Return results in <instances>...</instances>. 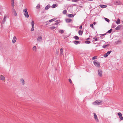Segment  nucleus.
Returning a JSON list of instances; mask_svg holds the SVG:
<instances>
[{
	"mask_svg": "<svg viewBox=\"0 0 123 123\" xmlns=\"http://www.w3.org/2000/svg\"><path fill=\"white\" fill-rule=\"evenodd\" d=\"M58 23H58V22H56V23H55V25H58Z\"/></svg>",
	"mask_w": 123,
	"mask_h": 123,
	"instance_id": "obj_45",
	"label": "nucleus"
},
{
	"mask_svg": "<svg viewBox=\"0 0 123 123\" xmlns=\"http://www.w3.org/2000/svg\"><path fill=\"white\" fill-rule=\"evenodd\" d=\"M102 102V101L98 100L95 101V103L98 105H99Z\"/></svg>",
	"mask_w": 123,
	"mask_h": 123,
	"instance_id": "obj_12",
	"label": "nucleus"
},
{
	"mask_svg": "<svg viewBox=\"0 0 123 123\" xmlns=\"http://www.w3.org/2000/svg\"><path fill=\"white\" fill-rule=\"evenodd\" d=\"M94 118L96 122H98L99 121L98 120V117L97 116L96 114L95 113H94Z\"/></svg>",
	"mask_w": 123,
	"mask_h": 123,
	"instance_id": "obj_6",
	"label": "nucleus"
},
{
	"mask_svg": "<svg viewBox=\"0 0 123 123\" xmlns=\"http://www.w3.org/2000/svg\"><path fill=\"white\" fill-rule=\"evenodd\" d=\"M23 12H24V15L26 17L28 18L29 17L27 9H24L23 10Z\"/></svg>",
	"mask_w": 123,
	"mask_h": 123,
	"instance_id": "obj_1",
	"label": "nucleus"
},
{
	"mask_svg": "<svg viewBox=\"0 0 123 123\" xmlns=\"http://www.w3.org/2000/svg\"><path fill=\"white\" fill-rule=\"evenodd\" d=\"M112 29H111L110 30H109L107 32V33H110L111 32V31H112Z\"/></svg>",
	"mask_w": 123,
	"mask_h": 123,
	"instance_id": "obj_38",
	"label": "nucleus"
},
{
	"mask_svg": "<svg viewBox=\"0 0 123 123\" xmlns=\"http://www.w3.org/2000/svg\"><path fill=\"white\" fill-rule=\"evenodd\" d=\"M6 16H4V18L2 20V21L3 22V23H4L6 20Z\"/></svg>",
	"mask_w": 123,
	"mask_h": 123,
	"instance_id": "obj_23",
	"label": "nucleus"
},
{
	"mask_svg": "<svg viewBox=\"0 0 123 123\" xmlns=\"http://www.w3.org/2000/svg\"><path fill=\"white\" fill-rule=\"evenodd\" d=\"M105 20L106 21H107V22H110V20L109 19L106 18H105Z\"/></svg>",
	"mask_w": 123,
	"mask_h": 123,
	"instance_id": "obj_34",
	"label": "nucleus"
},
{
	"mask_svg": "<svg viewBox=\"0 0 123 123\" xmlns=\"http://www.w3.org/2000/svg\"><path fill=\"white\" fill-rule=\"evenodd\" d=\"M72 20L70 19H67L66 20V21L67 23H69L71 22Z\"/></svg>",
	"mask_w": 123,
	"mask_h": 123,
	"instance_id": "obj_19",
	"label": "nucleus"
},
{
	"mask_svg": "<svg viewBox=\"0 0 123 123\" xmlns=\"http://www.w3.org/2000/svg\"><path fill=\"white\" fill-rule=\"evenodd\" d=\"M34 22L33 20H32V22H31V24L32 25V28L31 30V31H34Z\"/></svg>",
	"mask_w": 123,
	"mask_h": 123,
	"instance_id": "obj_3",
	"label": "nucleus"
},
{
	"mask_svg": "<svg viewBox=\"0 0 123 123\" xmlns=\"http://www.w3.org/2000/svg\"><path fill=\"white\" fill-rule=\"evenodd\" d=\"M122 22L123 23V21H122Z\"/></svg>",
	"mask_w": 123,
	"mask_h": 123,
	"instance_id": "obj_52",
	"label": "nucleus"
},
{
	"mask_svg": "<svg viewBox=\"0 0 123 123\" xmlns=\"http://www.w3.org/2000/svg\"><path fill=\"white\" fill-rule=\"evenodd\" d=\"M121 26H122L120 25L118 26H117L116 28V30H117L120 29Z\"/></svg>",
	"mask_w": 123,
	"mask_h": 123,
	"instance_id": "obj_16",
	"label": "nucleus"
},
{
	"mask_svg": "<svg viewBox=\"0 0 123 123\" xmlns=\"http://www.w3.org/2000/svg\"><path fill=\"white\" fill-rule=\"evenodd\" d=\"M17 40L16 37L15 36H14L12 39V42L13 43H14L16 42Z\"/></svg>",
	"mask_w": 123,
	"mask_h": 123,
	"instance_id": "obj_11",
	"label": "nucleus"
},
{
	"mask_svg": "<svg viewBox=\"0 0 123 123\" xmlns=\"http://www.w3.org/2000/svg\"><path fill=\"white\" fill-rule=\"evenodd\" d=\"M82 25H81L79 29H81L82 28Z\"/></svg>",
	"mask_w": 123,
	"mask_h": 123,
	"instance_id": "obj_43",
	"label": "nucleus"
},
{
	"mask_svg": "<svg viewBox=\"0 0 123 123\" xmlns=\"http://www.w3.org/2000/svg\"><path fill=\"white\" fill-rule=\"evenodd\" d=\"M91 43L89 41L86 40L85 41V43L87 44H89Z\"/></svg>",
	"mask_w": 123,
	"mask_h": 123,
	"instance_id": "obj_30",
	"label": "nucleus"
},
{
	"mask_svg": "<svg viewBox=\"0 0 123 123\" xmlns=\"http://www.w3.org/2000/svg\"><path fill=\"white\" fill-rule=\"evenodd\" d=\"M73 38L76 40H78L79 39V37L77 36L74 37Z\"/></svg>",
	"mask_w": 123,
	"mask_h": 123,
	"instance_id": "obj_26",
	"label": "nucleus"
},
{
	"mask_svg": "<svg viewBox=\"0 0 123 123\" xmlns=\"http://www.w3.org/2000/svg\"><path fill=\"white\" fill-rule=\"evenodd\" d=\"M89 38H87L86 39V40H89Z\"/></svg>",
	"mask_w": 123,
	"mask_h": 123,
	"instance_id": "obj_49",
	"label": "nucleus"
},
{
	"mask_svg": "<svg viewBox=\"0 0 123 123\" xmlns=\"http://www.w3.org/2000/svg\"><path fill=\"white\" fill-rule=\"evenodd\" d=\"M55 20V18H53L52 19L50 20H49V22H51L52 21H54Z\"/></svg>",
	"mask_w": 123,
	"mask_h": 123,
	"instance_id": "obj_32",
	"label": "nucleus"
},
{
	"mask_svg": "<svg viewBox=\"0 0 123 123\" xmlns=\"http://www.w3.org/2000/svg\"><path fill=\"white\" fill-rule=\"evenodd\" d=\"M114 4L115 5H121V2L118 0L115 1L114 2Z\"/></svg>",
	"mask_w": 123,
	"mask_h": 123,
	"instance_id": "obj_5",
	"label": "nucleus"
},
{
	"mask_svg": "<svg viewBox=\"0 0 123 123\" xmlns=\"http://www.w3.org/2000/svg\"><path fill=\"white\" fill-rule=\"evenodd\" d=\"M49 28L50 29L53 30L55 28V27L54 26H52L50 27Z\"/></svg>",
	"mask_w": 123,
	"mask_h": 123,
	"instance_id": "obj_36",
	"label": "nucleus"
},
{
	"mask_svg": "<svg viewBox=\"0 0 123 123\" xmlns=\"http://www.w3.org/2000/svg\"><path fill=\"white\" fill-rule=\"evenodd\" d=\"M40 7V5L39 4H38L37 6H36V8L37 9L39 8Z\"/></svg>",
	"mask_w": 123,
	"mask_h": 123,
	"instance_id": "obj_41",
	"label": "nucleus"
},
{
	"mask_svg": "<svg viewBox=\"0 0 123 123\" xmlns=\"http://www.w3.org/2000/svg\"><path fill=\"white\" fill-rule=\"evenodd\" d=\"M50 7V5H48L45 7V9L46 10H47L48 9H49Z\"/></svg>",
	"mask_w": 123,
	"mask_h": 123,
	"instance_id": "obj_20",
	"label": "nucleus"
},
{
	"mask_svg": "<svg viewBox=\"0 0 123 123\" xmlns=\"http://www.w3.org/2000/svg\"><path fill=\"white\" fill-rule=\"evenodd\" d=\"M94 65L96 67L98 68L100 67V65L99 63L98 62H97L96 60H95L93 62Z\"/></svg>",
	"mask_w": 123,
	"mask_h": 123,
	"instance_id": "obj_2",
	"label": "nucleus"
},
{
	"mask_svg": "<svg viewBox=\"0 0 123 123\" xmlns=\"http://www.w3.org/2000/svg\"><path fill=\"white\" fill-rule=\"evenodd\" d=\"M93 39L95 41H96L98 40V39L96 37H94L93 38Z\"/></svg>",
	"mask_w": 123,
	"mask_h": 123,
	"instance_id": "obj_40",
	"label": "nucleus"
},
{
	"mask_svg": "<svg viewBox=\"0 0 123 123\" xmlns=\"http://www.w3.org/2000/svg\"><path fill=\"white\" fill-rule=\"evenodd\" d=\"M43 40L42 37L41 36H39L37 37V41L38 42H40L42 41Z\"/></svg>",
	"mask_w": 123,
	"mask_h": 123,
	"instance_id": "obj_4",
	"label": "nucleus"
},
{
	"mask_svg": "<svg viewBox=\"0 0 123 123\" xmlns=\"http://www.w3.org/2000/svg\"><path fill=\"white\" fill-rule=\"evenodd\" d=\"M118 42H121V41H117V42L118 43Z\"/></svg>",
	"mask_w": 123,
	"mask_h": 123,
	"instance_id": "obj_50",
	"label": "nucleus"
},
{
	"mask_svg": "<svg viewBox=\"0 0 123 123\" xmlns=\"http://www.w3.org/2000/svg\"><path fill=\"white\" fill-rule=\"evenodd\" d=\"M97 59V56H95L93 57H92V60H94V59Z\"/></svg>",
	"mask_w": 123,
	"mask_h": 123,
	"instance_id": "obj_37",
	"label": "nucleus"
},
{
	"mask_svg": "<svg viewBox=\"0 0 123 123\" xmlns=\"http://www.w3.org/2000/svg\"><path fill=\"white\" fill-rule=\"evenodd\" d=\"M96 24V23L95 22H94L93 23V24H94V25H95Z\"/></svg>",
	"mask_w": 123,
	"mask_h": 123,
	"instance_id": "obj_47",
	"label": "nucleus"
},
{
	"mask_svg": "<svg viewBox=\"0 0 123 123\" xmlns=\"http://www.w3.org/2000/svg\"><path fill=\"white\" fill-rule=\"evenodd\" d=\"M63 52V50L61 48L60 49V53L61 54H62Z\"/></svg>",
	"mask_w": 123,
	"mask_h": 123,
	"instance_id": "obj_29",
	"label": "nucleus"
},
{
	"mask_svg": "<svg viewBox=\"0 0 123 123\" xmlns=\"http://www.w3.org/2000/svg\"><path fill=\"white\" fill-rule=\"evenodd\" d=\"M80 43L79 41H74V43L76 44H78Z\"/></svg>",
	"mask_w": 123,
	"mask_h": 123,
	"instance_id": "obj_21",
	"label": "nucleus"
},
{
	"mask_svg": "<svg viewBox=\"0 0 123 123\" xmlns=\"http://www.w3.org/2000/svg\"><path fill=\"white\" fill-rule=\"evenodd\" d=\"M68 80H69V82H70L71 83H72V80H71L70 79H69Z\"/></svg>",
	"mask_w": 123,
	"mask_h": 123,
	"instance_id": "obj_42",
	"label": "nucleus"
},
{
	"mask_svg": "<svg viewBox=\"0 0 123 123\" xmlns=\"http://www.w3.org/2000/svg\"><path fill=\"white\" fill-rule=\"evenodd\" d=\"M109 46V44H107V45H104L102 46L103 48H105L107 46Z\"/></svg>",
	"mask_w": 123,
	"mask_h": 123,
	"instance_id": "obj_31",
	"label": "nucleus"
},
{
	"mask_svg": "<svg viewBox=\"0 0 123 123\" xmlns=\"http://www.w3.org/2000/svg\"><path fill=\"white\" fill-rule=\"evenodd\" d=\"M20 81L22 85H25V81L23 78H21L20 79Z\"/></svg>",
	"mask_w": 123,
	"mask_h": 123,
	"instance_id": "obj_10",
	"label": "nucleus"
},
{
	"mask_svg": "<svg viewBox=\"0 0 123 123\" xmlns=\"http://www.w3.org/2000/svg\"><path fill=\"white\" fill-rule=\"evenodd\" d=\"M118 115L119 116V118L121 120H123V118L122 114L120 112H118L117 113Z\"/></svg>",
	"mask_w": 123,
	"mask_h": 123,
	"instance_id": "obj_9",
	"label": "nucleus"
},
{
	"mask_svg": "<svg viewBox=\"0 0 123 123\" xmlns=\"http://www.w3.org/2000/svg\"><path fill=\"white\" fill-rule=\"evenodd\" d=\"M5 79V78L4 76L2 75H0V80H3Z\"/></svg>",
	"mask_w": 123,
	"mask_h": 123,
	"instance_id": "obj_13",
	"label": "nucleus"
},
{
	"mask_svg": "<svg viewBox=\"0 0 123 123\" xmlns=\"http://www.w3.org/2000/svg\"><path fill=\"white\" fill-rule=\"evenodd\" d=\"M12 3L11 4L12 6H13L14 5V0H11Z\"/></svg>",
	"mask_w": 123,
	"mask_h": 123,
	"instance_id": "obj_33",
	"label": "nucleus"
},
{
	"mask_svg": "<svg viewBox=\"0 0 123 123\" xmlns=\"http://www.w3.org/2000/svg\"><path fill=\"white\" fill-rule=\"evenodd\" d=\"M12 9H14V5L13 6H12Z\"/></svg>",
	"mask_w": 123,
	"mask_h": 123,
	"instance_id": "obj_48",
	"label": "nucleus"
},
{
	"mask_svg": "<svg viewBox=\"0 0 123 123\" xmlns=\"http://www.w3.org/2000/svg\"><path fill=\"white\" fill-rule=\"evenodd\" d=\"M67 11L66 10H64L63 11V14H65L67 13Z\"/></svg>",
	"mask_w": 123,
	"mask_h": 123,
	"instance_id": "obj_28",
	"label": "nucleus"
},
{
	"mask_svg": "<svg viewBox=\"0 0 123 123\" xmlns=\"http://www.w3.org/2000/svg\"><path fill=\"white\" fill-rule=\"evenodd\" d=\"M59 32L60 33L62 34L64 33V31L63 30H59Z\"/></svg>",
	"mask_w": 123,
	"mask_h": 123,
	"instance_id": "obj_24",
	"label": "nucleus"
},
{
	"mask_svg": "<svg viewBox=\"0 0 123 123\" xmlns=\"http://www.w3.org/2000/svg\"><path fill=\"white\" fill-rule=\"evenodd\" d=\"M80 0H72V1L73 2H76L78 1H80Z\"/></svg>",
	"mask_w": 123,
	"mask_h": 123,
	"instance_id": "obj_39",
	"label": "nucleus"
},
{
	"mask_svg": "<svg viewBox=\"0 0 123 123\" xmlns=\"http://www.w3.org/2000/svg\"><path fill=\"white\" fill-rule=\"evenodd\" d=\"M56 6V4H54L52 5V8H54Z\"/></svg>",
	"mask_w": 123,
	"mask_h": 123,
	"instance_id": "obj_27",
	"label": "nucleus"
},
{
	"mask_svg": "<svg viewBox=\"0 0 123 123\" xmlns=\"http://www.w3.org/2000/svg\"><path fill=\"white\" fill-rule=\"evenodd\" d=\"M100 6L102 8H105L107 7V6L105 5H100Z\"/></svg>",
	"mask_w": 123,
	"mask_h": 123,
	"instance_id": "obj_17",
	"label": "nucleus"
},
{
	"mask_svg": "<svg viewBox=\"0 0 123 123\" xmlns=\"http://www.w3.org/2000/svg\"><path fill=\"white\" fill-rule=\"evenodd\" d=\"M112 51L111 50L110 51H108L106 53H105L104 55V56L105 57H106Z\"/></svg>",
	"mask_w": 123,
	"mask_h": 123,
	"instance_id": "obj_8",
	"label": "nucleus"
},
{
	"mask_svg": "<svg viewBox=\"0 0 123 123\" xmlns=\"http://www.w3.org/2000/svg\"><path fill=\"white\" fill-rule=\"evenodd\" d=\"M12 13H13L14 15L15 16H17V13L15 9H12Z\"/></svg>",
	"mask_w": 123,
	"mask_h": 123,
	"instance_id": "obj_14",
	"label": "nucleus"
},
{
	"mask_svg": "<svg viewBox=\"0 0 123 123\" xmlns=\"http://www.w3.org/2000/svg\"><path fill=\"white\" fill-rule=\"evenodd\" d=\"M98 75L100 77H101L102 76V72L100 69H99L98 70Z\"/></svg>",
	"mask_w": 123,
	"mask_h": 123,
	"instance_id": "obj_7",
	"label": "nucleus"
},
{
	"mask_svg": "<svg viewBox=\"0 0 123 123\" xmlns=\"http://www.w3.org/2000/svg\"><path fill=\"white\" fill-rule=\"evenodd\" d=\"M68 16L69 17H73L74 16V15L73 14H69L68 15Z\"/></svg>",
	"mask_w": 123,
	"mask_h": 123,
	"instance_id": "obj_25",
	"label": "nucleus"
},
{
	"mask_svg": "<svg viewBox=\"0 0 123 123\" xmlns=\"http://www.w3.org/2000/svg\"><path fill=\"white\" fill-rule=\"evenodd\" d=\"M33 50L35 51H37V48L36 46H34L32 48Z\"/></svg>",
	"mask_w": 123,
	"mask_h": 123,
	"instance_id": "obj_22",
	"label": "nucleus"
},
{
	"mask_svg": "<svg viewBox=\"0 0 123 123\" xmlns=\"http://www.w3.org/2000/svg\"><path fill=\"white\" fill-rule=\"evenodd\" d=\"M90 27L92 28L93 29H94V28L93 27V24H90Z\"/></svg>",
	"mask_w": 123,
	"mask_h": 123,
	"instance_id": "obj_35",
	"label": "nucleus"
},
{
	"mask_svg": "<svg viewBox=\"0 0 123 123\" xmlns=\"http://www.w3.org/2000/svg\"><path fill=\"white\" fill-rule=\"evenodd\" d=\"M106 33H105V34H101V35H102V36H104L106 35Z\"/></svg>",
	"mask_w": 123,
	"mask_h": 123,
	"instance_id": "obj_44",
	"label": "nucleus"
},
{
	"mask_svg": "<svg viewBox=\"0 0 123 123\" xmlns=\"http://www.w3.org/2000/svg\"><path fill=\"white\" fill-rule=\"evenodd\" d=\"M115 27V26L114 25H113L112 26V28H114V27Z\"/></svg>",
	"mask_w": 123,
	"mask_h": 123,
	"instance_id": "obj_46",
	"label": "nucleus"
},
{
	"mask_svg": "<svg viewBox=\"0 0 123 123\" xmlns=\"http://www.w3.org/2000/svg\"><path fill=\"white\" fill-rule=\"evenodd\" d=\"M93 0H88L89 1H92Z\"/></svg>",
	"mask_w": 123,
	"mask_h": 123,
	"instance_id": "obj_51",
	"label": "nucleus"
},
{
	"mask_svg": "<svg viewBox=\"0 0 123 123\" xmlns=\"http://www.w3.org/2000/svg\"><path fill=\"white\" fill-rule=\"evenodd\" d=\"M83 31H82L80 30L79 31L78 33L79 35H82V34Z\"/></svg>",
	"mask_w": 123,
	"mask_h": 123,
	"instance_id": "obj_18",
	"label": "nucleus"
},
{
	"mask_svg": "<svg viewBox=\"0 0 123 123\" xmlns=\"http://www.w3.org/2000/svg\"><path fill=\"white\" fill-rule=\"evenodd\" d=\"M116 22L117 24H120V19L119 18L117 19V20L116 21Z\"/></svg>",
	"mask_w": 123,
	"mask_h": 123,
	"instance_id": "obj_15",
	"label": "nucleus"
}]
</instances>
